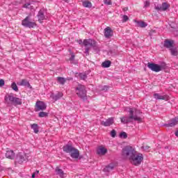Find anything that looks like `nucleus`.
Listing matches in <instances>:
<instances>
[{"label": "nucleus", "mask_w": 178, "mask_h": 178, "mask_svg": "<svg viewBox=\"0 0 178 178\" xmlns=\"http://www.w3.org/2000/svg\"><path fill=\"white\" fill-rule=\"evenodd\" d=\"M134 112L136 113H141L140 110H137L136 108H129V116H124L120 118L121 122L124 124H127L128 123H133V120L138 122V123H141L143 122V118L138 117L137 115H134Z\"/></svg>", "instance_id": "f257e3e1"}, {"label": "nucleus", "mask_w": 178, "mask_h": 178, "mask_svg": "<svg viewBox=\"0 0 178 178\" xmlns=\"http://www.w3.org/2000/svg\"><path fill=\"white\" fill-rule=\"evenodd\" d=\"M63 149L64 152L70 154L71 158H73L74 159H77V158L80 156V152H79V149L72 147V145L67 144L64 145Z\"/></svg>", "instance_id": "f03ea898"}, {"label": "nucleus", "mask_w": 178, "mask_h": 178, "mask_svg": "<svg viewBox=\"0 0 178 178\" xmlns=\"http://www.w3.org/2000/svg\"><path fill=\"white\" fill-rule=\"evenodd\" d=\"M83 44L86 47L85 54L86 56L90 55V49H91V48H97V41L92 39H85Z\"/></svg>", "instance_id": "7ed1b4c3"}, {"label": "nucleus", "mask_w": 178, "mask_h": 178, "mask_svg": "<svg viewBox=\"0 0 178 178\" xmlns=\"http://www.w3.org/2000/svg\"><path fill=\"white\" fill-rule=\"evenodd\" d=\"M75 92L81 99L87 100V90H86L84 85L79 84L75 88Z\"/></svg>", "instance_id": "20e7f679"}, {"label": "nucleus", "mask_w": 178, "mask_h": 178, "mask_svg": "<svg viewBox=\"0 0 178 178\" xmlns=\"http://www.w3.org/2000/svg\"><path fill=\"white\" fill-rule=\"evenodd\" d=\"M137 152L131 146H126L122 149V156L127 159H130Z\"/></svg>", "instance_id": "39448f33"}, {"label": "nucleus", "mask_w": 178, "mask_h": 178, "mask_svg": "<svg viewBox=\"0 0 178 178\" xmlns=\"http://www.w3.org/2000/svg\"><path fill=\"white\" fill-rule=\"evenodd\" d=\"M147 67L151 69L152 72H156V73H158L159 72L165 70V69H166V64L163 63L161 65H158L154 63H148Z\"/></svg>", "instance_id": "423d86ee"}, {"label": "nucleus", "mask_w": 178, "mask_h": 178, "mask_svg": "<svg viewBox=\"0 0 178 178\" xmlns=\"http://www.w3.org/2000/svg\"><path fill=\"white\" fill-rule=\"evenodd\" d=\"M143 159L144 157L143 156V154H137L136 152L129 161H130L132 165H134L135 166H138L139 165H141V162H143Z\"/></svg>", "instance_id": "0eeeda50"}, {"label": "nucleus", "mask_w": 178, "mask_h": 178, "mask_svg": "<svg viewBox=\"0 0 178 178\" xmlns=\"http://www.w3.org/2000/svg\"><path fill=\"white\" fill-rule=\"evenodd\" d=\"M30 16H27L25 19H24L22 22V26L24 27H29V29H33L37 26L35 22H31Z\"/></svg>", "instance_id": "6e6552de"}, {"label": "nucleus", "mask_w": 178, "mask_h": 178, "mask_svg": "<svg viewBox=\"0 0 178 178\" xmlns=\"http://www.w3.org/2000/svg\"><path fill=\"white\" fill-rule=\"evenodd\" d=\"M169 8H170V4L168 3V2H163L161 6H155L154 9H156V10H162L163 12H165V10H168Z\"/></svg>", "instance_id": "1a4fd4ad"}, {"label": "nucleus", "mask_w": 178, "mask_h": 178, "mask_svg": "<svg viewBox=\"0 0 178 178\" xmlns=\"http://www.w3.org/2000/svg\"><path fill=\"white\" fill-rule=\"evenodd\" d=\"M47 109V104L44 102L38 101L35 104V111L39 112V111H45Z\"/></svg>", "instance_id": "9d476101"}, {"label": "nucleus", "mask_w": 178, "mask_h": 178, "mask_svg": "<svg viewBox=\"0 0 178 178\" xmlns=\"http://www.w3.org/2000/svg\"><path fill=\"white\" fill-rule=\"evenodd\" d=\"M104 37L105 38H112L113 37V31L111 27L107 26L104 29Z\"/></svg>", "instance_id": "9b49d317"}, {"label": "nucleus", "mask_w": 178, "mask_h": 178, "mask_svg": "<svg viewBox=\"0 0 178 178\" xmlns=\"http://www.w3.org/2000/svg\"><path fill=\"white\" fill-rule=\"evenodd\" d=\"M173 45H175L174 40H170L166 39L164 41L163 46L165 47V48H168V49H170L173 48Z\"/></svg>", "instance_id": "f8f14e48"}, {"label": "nucleus", "mask_w": 178, "mask_h": 178, "mask_svg": "<svg viewBox=\"0 0 178 178\" xmlns=\"http://www.w3.org/2000/svg\"><path fill=\"white\" fill-rule=\"evenodd\" d=\"M113 123H114L113 118H110L107 119L106 121H102L101 122V124L102 126H105L106 127L108 126H112V124H113Z\"/></svg>", "instance_id": "ddd939ff"}, {"label": "nucleus", "mask_w": 178, "mask_h": 178, "mask_svg": "<svg viewBox=\"0 0 178 178\" xmlns=\"http://www.w3.org/2000/svg\"><path fill=\"white\" fill-rule=\"evenodd\" d=\"M27 159L26 154H19L17 155L16 161L18 163H23Z\"/></svg>", "instance_id": "4468645a"}, {"label": "nucleus", "mask_w": 178, "mask_h": 178, "mask_svg": "<svg viewBox=\"0 0 178 178\" xmlns=\"http://www.w3.org/2000/svg\"><path fill=\"white\" fill-rule=\"evenodd\" d=\"M38 19L40 23H42V20H44L45 19V10H40V11L38 13Z\"/></svg>", "instance_id": "2eb2a0df"}, {"label": "nucleus", "mask_w": 178, "mask_h": 178, "mask_svg": "<svg viewBox=\"0 0 178 178\" xmlns=\"http://www.w3.org/2000/svg\"><path fill=\"white\" fill-rule=\"evenodd\" d=\"M154 97L156 99H163L164 101H168V99H169V96L168 95H161L159 93H155L154 95Z\"/></svg>", "instance_id": "dca6fc26"}, {"label": "nucleus", "mask_w": 178, "mask_h": 178, "mask_svg": "<svg viewBox=\"0 0 178 178\" xmlns=\"http://www.w3.org/2000/svg\"><path fill=\"white\" fill-rule=\"evenodd\" d=\"M113 169H115V165L113 163H111L104 168L103 172H105V173H109L112 172Z\"/></svg>", "instance_id": "f3484780"}, {"label": "nucleus", "mask_w": 178, "mask_h": 178, "mask_svg": "<svg viewBox=\"0 0 178 178\" xmlns=\"http://www.w3.org/2000/svg\"><path fill=\"white\" fill-rule=\"evenodd\" d=\"M15 97L13 96V93H10L9 95H6L5 97V101L6 102H8V101L10 102H12L13 104V102H15Z\"/></svg>", "instance_id": "a211bd4d"}, {"label": "nucleus", "mask_w": 178, "mask_h": 178, "mask_svg": "<svg viewBox=\"0 0 178 178\" xmlns=\"http://www.w3.org/2000/svg\"><path fill=\"white\" fill-rule=\"evenodd\" d=\"M6 157L8 159H15V152L13 150H8L6 153Z\"/></svg>", "instance_id": "6ab92c4d"}, {"label": "nucleus", "mask_w": 178, "mask_h": 178, "mask_svg": "<svg viewBox=\"0 0 178 178\" xmlns=\"http://www.w3.org/2000/svg\"><path fill=\"white\" fill-rule=\"evenodd\" d=\"M177 120L175 119H172L170 120V122L168 124H165L164 126H165V127H173L175 126H176V124H177Z\"/></svg>", "instance_id": "aec40b11"}, {"label": "nucleus", "mask_w": 178, "mask_h": 178, "mask_svg": "<svg viewBox=\"0 0 178 178\" xmlns=\"http://www.w3.org/2000/svg\"><path fill=\"white\" fill-rule=\"evenodd\" d=\"M18 86H24V87H30V83L26 79H22L20 82L17 83Z\"/></svg>", "instance_id": "412c9836"}, {"label": "nucleus", "mask_w": 178, "mask_h": 178, "mask_svg": "<svg viewBox=\"0 0 178 178\" xmlns=\"http://www.w3.org/2000/svg\"><path fill=\"white\" fill-rule=\"evenodd\" d=\"M106 152H108V149L105 147H100L97 151V155H105Z\"/></svg>", "instance_id": "4be33fe9"}, {"label": "nucleus", "mask_w": 178, "mask_h": 178, "mask_svg": "<svg viewBox=\"0 0 178 178\" xmlns=\"http://www.w3.org/2000/svg\"><path fill=\"white\" fill-rule=\"evenodd\" d=\"M63 97V93L59 92L56 95H52V99L54 101H58V99H60V98H62Z\"/></svg>", "instance_id": "5701e85b"}, {"label": "nucleus", "mask_w": 178, "mask_h": 178, "mask_svg": "<svg viewBox=\"0 0 178 178\" xmlns=\"http://www.w3.org/2000/svg\"><path fill=\"white\" fill-rule=\"evenodd\" d=\"M82 5L84 8H92V3L90 1H83Z\"/></svg>", "instance_id": "b1692460"}, {"label": "nucleus", "mask_w": 178, "mask_h": 178, "mask_svg": "<svg viewBox=\"0 0 178 178\" xmlns=\"http://www.w3.org/2000/svg\"><path fill=\"white\" fill-rule=\"evenodd\" d=\"M31 127L32 129H33V131L34 133H35V134H38V131H40V130L38 129V124H31Z\"/></svg>", "instance_id": "393cba45"}, {"label": "nucleus", "mask_w": 178, "mask_h": 178, "mask_svg": "<svg viewBox=\"0 0 178 178\" xmlns=\"http://www.w3.org/2000/svg\"><path fill=\"white\" fill-rule=\"evenodd\" d=\"M170 52L173 56H177L178 52L177 48L172 47L170 49Z\"/></svg>", "instance_id": "a878e982"}, {"label": "nucleus", "mask_w": 178, "mask_h": 178, "mask_svg": "<svg viewBox=\"0 0 178 178\" xmlns=\"http://www.w3.org/2000/svg\"><path fill=\"white\" fill-rule=\"evenodd\" d=\"M111 64H112V62H111V60H106L102 63V67H111Z\"/></svg>", "instance_id": "bb28decb"}, {"label": "nucleus", "mask_w": 178, "mask_h": 178, "mask_svg": "<svg viewBox=\"0 0 178 178\" xmlns=\"http://www.w3.org/2000/svg\"><path fill=\"white\" fill-rule=\"evenodd\" d=\"M57 81L59 83V84H62V86H63V84L66 83V79L60 76L57 77Z\"/></svg>", "instance_id": "cd10ccee"}, {"label": "nucleus", "mask_w": 178, "mask_h": 178, "mask_svg": "<svg viewBox=\"0 0 178 178\" xmlns=\"http://www.w3.org/2000/svg\"><path fill=\"white\" fill-rule=\"evenodd\" d=\"M56 172L57 173V175H58V176H60V177H63L65 172H63V170L60 168H57L56 169Z\"/></svg>", "instance_id": "c85d7f7f"}, {"label": "nucleus", "mask_w": 178, "mask_h": 178, "mask_svg": "<svg viewBox=\"0 0 178 178\" xmlns=\"http://www.w3.org/2000/svg\"><path fill=\"white\" fill-rule=\"evenodd\" d=\"M11 88L12 90H13L14 91H15V92H19V88L17 87V85L16 84L15 82H13L11 84Z\"/></svg>", "instance_id": "c756f323"}, {"label": "nucleus", "mask_w": 178, "mask_h": 178, "mask_svg": "<svg viewBox=\"0 0 178 178\" xmlns=\"http://www.w3.org/2000/svg\"><path fill=\"white\" fill-rule=\"evenodd\" d=\"M13 104H15V105H22V99L15 97Z\"/></svg>", "instance_id": "7c9ffc66"}, {"label": "nucleus", "mask_w": 178, "mask_h": 178, "mask_svg": "<svg viewBox=\"0 0 178 178\" xmlns=\"http://www.w3.org/2000/svg\"><path fill=\"white\" fill-rule=\"evenodd\" d=\"M138 27H141L142 29H144L147 27V24L145 22H138Z\"/></svg>", "instance_id": "2f4dec72"}, {"label": "nucleus", "mask_w": 178, "mask_h": 178, "mask_svg": "<svg viewBox=\"0 0 178 178\" xmlns=\"http://www.w3.org/2000/svg\"><path fill=\"white\" fill-rule=\"evenodd\" d=\"M38 116L39 118H47V116H48V113L41 111L39 113Z\"/></svg>", "instance_id": "473e14b6"}, {"label": "nucleus", "mask_w": 178, "mask_h": 178, "mask_svg": "<svg viewBox=\"0 0 178 178\" xmlns=\"http://www.w3.org/2000/svg\"><path fill=\"white\" fill-rule=\"evenodd\" d=\"M108 90H109V86H104L100 89V91L106 92V91H108Z\"/></svg>", "instance_id": "72a5a7b5"}, {"label": "nucleus", "mask_w": 178, "mask_h": 178, "mask_svg": "<svg viewBox=\"0 0 178 178\" xmlns=\"http://www.w3.org/2000/svg\"><path fill=\"white\" fill-rule=\"evenodd\" d=\"M129 20V17L127 15L122 16V23H126Z\"/></svg>", "instance_id": "f704fd0d"}, {"label": "nucleus", "mask_w": 178, "mask_h": 178, "mask_svg": "<svg viewBox=\"0 0 178 178\" xmlns=\"http://www.w3.org/2000/svg\"><path fill=\"white\" fill-rule=\"evenodd\" d=\"M79 77L81 80H86V79H87V75L86 74H80Z\"/></svg>", "instance_id": "c9c22d12"}, {"label": "nucleus", "mask_w": 178, "mask_h": 178, "mask_svg": "<svg viewBox=\"0 0 178 178\" xmlns=\"http://www.w3.org/2000/svg\"><path fill=\"white\" fill-rule=\"evenodd\" d=\"M120 136L121 137V138H126L127 137V134L126 132H122L120 134Z\"/></svg>", "instance_id": "e433bc0d"}, {"label": "nucleus", "mask_w": 178, "mask_h": 178, "mask_svg": "<svg viewBox=\"0 0 178 178\" xmlns=\"http://www.w3.org/2000/svg\"><path fill=\"white\" fill-rule=\"evenodd\" d=\"M111 137H113V138L116 137V131H115V129H113V130L111 131Z\"/></svg>", "instance_id": "4c0bfd02"}, {"label": "nucleus", "mask_w": 178, "mask_h": 178, "mask_svg": "<svg viewBox=\"0 0 178 178\" xmlns=\"http://www.w3.org/2000/svg\"><path fill=\"white\" fill-rule=\"evenodd\" d=\"M105 5H112V1L111 0H104Z\"/></svg>", "instance_id": "58836bf2"}, {"label": "nucleus", "mask_w": 178, "mask_h": 178, "mask_svg": "<svg viewBox=\"0 0 178 178\" xmlns=\"http://www.w3.org/2000/svg\"><path fill=\"white\" fill-rule=\"evenodd\" d=\"M149 5H151V3H149V1H146L145 2L144 8H148L149 6Z\"/></svg>", "instance_id": "ea45409f"}, {"label": "nucleus", "mask_w": 178, "mask_h": 178, "mask_svg": "<svg viewBox=\"0 0 178 178\" xmlns=\"http://www.w3.org/2000/svg\"><path fill=\"white\" fill-rule=\"evenodd\" d=\"M155 33H156V31H155V30H152V31H149V35H150V37H152V35H153L154 34H155Z\"/></svg>", "instance_id": "a19ab883"}, {"label": "nucleus", "mask_w": 178, "mask_h": 178, "mask_svg": "<svg viewBox=\"0 0 178 178\" xmlns=\"http://www.w3.org/2000/svg\"><path fill=\"white\" fill-rule=\"evenodd\" d=\"M74 58H75L74 54L72 53L71 54V57L70 58V60L71 62H73V60H74Z\"/></svg>", "instance_id": "79ce46f5"}, {"label": "nucleus", "mask_w": 178, "mask_h": 178, "mask_svg": "<svg viewBox=\"0 0 178 178\" xmlns=\"http://www.w3.org/2000/svg\"><path fill=\"white\" fill-rule=\"evenodd\" d=\"M5 86V81L3 79H0V87H3Z\"/></svg>", "instance_id": "37998d69"}, {"label": "nucleus", "mask_w": 178, "mask_h": 178, "mask_svg": "<svg viewBox=\"0 0 178 178\" xmlns=\"http://www.w3.org/2000/svg\"><path fill=\"white\" fill-rule=\"evenodd\" d=\"M30 5H31L30 3H26L24 4L23 8H29V6H30Z\"/></svg>", "instance_id": "c03bdc74"}, {"label": "nucleus", "mask_w": 178, "mask_h": 178, "mask_svg": "<svg viewBox=\"0 0 178 178\" xmlns=\"http://www.w3.org/2000/svg\"><path fill=\"white\" fill-rule=\"evenodd\" d=\"M145 151H148V149H149V146H145V147H143Z\"/></svg>", "instance_id": "a18cd8bd"}, {"label": "nucleus", "mask_w": 178, "mask_h": 178, "mask_svg": "<svg viewBox=\"0 0 178 178\" xmlns=\"http://www.w3.org/2000/svg\"><path fill=\"white\" fill-rule=\"evenodd\" d=\"M123 10H124V12H127V10H129V8L125 7L123 8Z\"/></svg>", "instance_id": "49530a36"}, {"label": "nucleus", "mask_w": 178, "mask_h": 178, "mask_svg": "<svg viewBox=\"0 0 178 178\" xmlns=\"http://www.w3.org/2000/svg\"><path fill=\"white\" fill-rule=\"evenodd\" d=\"M78 42H79V44H80V45H81V44H83V40H78Z\"/></svg>", "instance_id": "de8ad7c7"}, {"label": "nucleus", "mask_w": 178, "mask_h": 178, "mask_svg": "<svg viewBox=\"0 0 178 178\" xmlns=\"http://www.w3.org/2000/svg\"><path fill=\"white\" fill-rule=\"evenodd\" d=\"M40 173V171L36 170L33 174L36 176V175H38Z\"/></svg>", "instance_id": "09e8293b"}, {"label": "nucleus", "mask_w": 178, "mask_h": 178, "mask_svg": "<svg viewBox=\"0 0 178 178\" xmlns=\"http://www.w3.org/2000/svg\"><path fill=\"white\" fill-rule=\"evenodd\" d=\"M176 137H178V130L175 132Z\"/></svg>", "instance_id": "8fccbe9b"}, {"label": "nucleus", "mask_w": 178, "mask_h": 178, "mask_svg": "<svg viewBox=\"0 0 178 178\" xmlns=\"http://www.w3.org/2000/svg\"><path fill=\"white\" fill-rule=\"evenodd\" d=\"M32 178H35V174L34 173L32 174Z\"/></svg>", "instance_id": "3c124183"}, {"label": "nucleus", "mask_w": 178, "mask_h": 178, "mask_svg": "<svg viewBox=\"0 0 178 178\" xmlns=\"http://www.w3.org/2000/svg\"><path fill=\"white\" fill-rule=\"evenodd\" d=\"M65 2H67V3H69L70 0H63Z\"/></svg>", "instance_id": "603ef678"}, {"label": "nucleus", "mask_w": 178, "mask_h": 178, "mask_svg": "<svg viewBox=\"0 0 178 178\" xmlns=\"http://www.w3.org/2000/svg\"><path fill=\"white\" fill-rule=\"evenodd\" d=\"M2 170V166L0 165V172Z\"/></svg>", "instance_id": "864d4df0"}, {"label": "nucleus", "mask_w": 178, "mask_h": 178, "mask_svg": "<svg viewBox=\"0 0 178 178\" xmlns=\"http://www.w3.org/2000/svg\"><path fill=\"white\" fill-rule=\"evenodd\" d=\"M2 170V166L0 165V172Z\"/></svg>", "instance_id": "5fc2aeb1"}, {"label": "nucleus", "mask_w": 178, "mask_h": 178, "mask_svg": "<svg viewBox=\"0 0 178 178\" xmlns=\"http://www.w3.org/2000/svg\"><path fill=\"white\" fill-rule=\"evenodd\" d=\"M168 148H169V147H165V149H168Z\"/></svg>", "instance_id": "6e6d98bb"}]
</instances>
